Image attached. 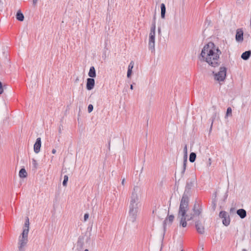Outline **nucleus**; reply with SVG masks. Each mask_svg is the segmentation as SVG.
Segmentation results:
<instances>
[{
    "label": "nucleus",
    "instance_id": "nucleus-36",
    "mask_svg": "<svg viewBox=\"0 0 251 251\" xmlns=\"http://www.w3.org/2000/svg\"><path fill=\"white\" fill-rule=\"evenodd\" d=\"M38 0H33V4L36 5L37 3Z\"/></svg>",
    "mask_w": 251,
    "mask_h": 251
},
{
    "label": "nucleus",
    "instance_id": "nucleus-24",
    "mask_svg": "<svg viewBox=\"0 0 251 251\" xmlns=\"http://www.w3.org/2000/svg\"><path fill=\"white\" fill-rule=\"evenodd\" d=\"M216 117H217V113H216V112H214L212 116L210 118V120H211V122H212L210 129L212 128L213 122L216 119Z\"/></svg>",
    "mask_w": 251,
    "mask_h": 251
},
{
    "label": "nucleus",
    "instance_id": "nucleus-45",
    "mask_svg": "<svg viewBox=\"0 0 251 251\" xmlns=\"http://www.w3.org/2000/svg\"><path fill=\"white\" fill-rule=\"evenodd\" d=\"M108 148H109V150H110V142H109Z\"/></svg>",
    "mask_w": 251,
    "mask_h": 251
},
{
    "label": "nucleus",
    "instance_id": "nucleus-5",
    "mask_svg": "<svg viewBox=\"0 0 251 251\" xmlns=\"http://www.w3.org/2000/svg\"><path fill=\"white\" fill-rule=\"evenodd\" d=\"M28 234L27 230H23L22 236L19 238L18 249L19 251H24V247L28 242Z\"/></svg>",
    "mask_w": 251,
    "mask_h": 251
},
{
    "label": "nucleus",
    "instance_id": "nucleus-13",
    "mask_svg": "<svg viewBox=\"0 0 251 251\" xmlns=\"http://www.w3.org/2000/svg\"><path fill=\"white\" fill-rule=\"evenodd\" d=\"M236 213L241 219L245 218L247 216L246 211L242 208L237 210Z\"/></svg>",
    "mask_w": 251,
    "mask_h": 251
},
{
    "label": "nucleus",
    "instance_id": "nucleus-31",
    "mask_svg": "<svg viewBox=\"0 0 251 251\" xmlns=\"http://www.w3.org/2000/svg\"><path fill=\"white\" fill-rule=\"evenodd\" d=\"M133 66H134V63L133 61H131L128 66V69H130V70H132L133 68Z\"/></svg>",
    "mask_w": 251,
    "mask_h": 251
},
{
    "label": "nucleus",
    "instance_id": "nucleus-43",
    "mask_svg": "<svg viewBox=\"0 0 251 251\" xmlns=\"http://www.w3.org/2000/svg\"><path fill=\"white\" fill-rule=\"evenodd\" d=\"M130 88L131 90H132V89H133V85H132V84H131V85H130Z\"/></svg>",
    "mask_w": 251,
    "mask_h": 251
},
{
    "label": "nucleus",
    "instance_id": "nucleus-14",
    "mask_svg": "<svg viewBox=\"0 0 251 251\" xmlns=\"http://www.w3.org/2000/svg\"><path fill=\"white\" fill-rule=\"evenodd\" d=\"M251 55V51L248 50L243 52L241 55V58L244 60H248Z\"/></svg>",
    "mask_w": 251,
    "mask_h": 251
},
{
    "label": "nucleus",
    "instance_id": "nucleus-2",
    "mask_svg": "<svg viewBox=\"0 0 251 251\" xmlns=\"http://www.w3.org/2000/svg\"><path fill=\"white\" fill-rule=\"evenodd\" d=\"M221 54V51L218 48H216L212 42H209L203 47L200 57L201 60L206 62L209 65L216 67L219 65Z\"/></svg>",
    "mask_w": 251,
    "mask_h": 251
},
{
    "label": "nucleus",
    "instance_id": "nucleus-16",
    "mask_svg": "<svg viewBox=\"0 0 251 251\" xmlns=\"http://www.w3.org/2000/svg\"><path fill=\"white\" fill-rule=\"evenodd\" d=\"M161 8V17L162 19H164L165 17L166 13V7L164 3H161L160 5Z\"/></svg>",
    "mask_w": 251,
    "mask_h": 251
},
{
    "label": "nucleus",
    "instance_id": "nucleus-1",
    "mask_svg": "<svg viewBox=\"0 0 251 251\" xmlns=\"http://www.w3.org/2000/svg\"><path fill=\"white\" fill-rule=\"evenodd\" d=\"M195 181L194 178L187 180L185 189L179 205L177 218L179 219L180 226L183 227L187 226V221L192 220L195 216H199L202 212L201 206L199 203L195 202L192 209L193 212L186 214V212L188 210L189 197L190 195V191L194 186Z\"/></svg>",
    "mask_w": 251,
    "mask_h": 251
},
{
    "label": "nucleus",
    "instance_id": "nucleus-11",
    "mask_svg": "<svg viewBox=\"0 0 251 251\" xmlns=\"http://www.w3.org/2000/svg\"><path fill=\"white\" fill-rule=\"evenodd\" d=\"M95 86V80L93 78H88L87 79L86 88L88 90L93 89Z\"/></svg>",
    "mask_w": 251,
    "mask_h": 251
},
{
    "label": "nucleus",
    "instance_id": "nucleus-37",
    "mask_svg": "<svg viewBox=\"0 0 251 251\" xmlns=\"http://www.w3.org/2000/svg\"><path fill=\"white\" fill-rule=\"evenodd\" d=\"M61 127H62V126H61V125L59 127V133H61Z\"/></svg>",
    "mask_w": 251,
    "mask_h": 251
},
{
    "label": "nucleus",
    "instance_id": "nucleus-32",
    "mask_svg": "<svg viewBox=\"0 0 251 251\" xmlns=\"http://www.w3.org/2000/svg\"><path fill=\"white\" fill-rule=\"evenodd\" d=\"M131 74H132V70H130V69H128L127 72V77L128 78H129L131 75Z\"/></svg>",
    "mask_w": 251,
    "mask_h": 251
},
{
    "label": "nucleus",
    "instance_id": "nucleus-18",
    "mask_svg": "<svg viewBox=\"0 0 251 251\" xmlns=\"http://www.w3.org/2000/svg\"><path fill=\"white\" fill-rule=\"evenodd\" d=\"M19 176L21 178H25L27 176V173L25 168H22L19 172Z\"/></svg>",
    "mask_w": 251,
    "mask_h": 251
},
{
    "label": "nucleus",
    "instance_id": "nucleus-48",
    "mask_svg": "<svg viewBox=\"0 0 251 251\" xmlns=\"http://www.w3.org/2000/svg\"><path fill=\"white\" fill-rule=\"evenodd\" d=\"M82 244H81L80 245V247L82 248Z\"/></svg>",
    "mask_w": 251,
    "mask_h": 251
},
{
    "label": "nucleus",
    "instance_id": "nucleus-22",
    "mask_svg": "<svg viewBox=\"0 0 251 251\" xmlns=\"http://www.w3.org/2000/svg\"><path fill=\"white\" fill-rule=\"evenodd\" d=\"M156 29V25H155V17L153 18V20L151 26V28L150 31L151 32H155Z\"/></svg>",
    "mask_w": 251,
    "mask_h": 251
},
{
    "label": "nucleus",
    "instance_id": "nucleus-38",
    "mask_svg": "<svg viewBox=\"0 0 251 251\" xmlns=\"http://www.w3.org/2000/svg\"><path fill=\"white\" fill-rule=\"evenodd\" d=\"M161 27H158V32L159 34H160L161 33Z\"/></svg>",
    "mask_w": 251,
    "mask_h": 251
},
{
    "label": "nucleus",
    "instance_id": "nucleus-28",
    "mask_svg": "<svg viewBox=\"0 0 251 251\" xmlns=\"http://www.w3.org/2000/svg\"><path fill=\"white\" fill-rule=\"evenodd\" d=\"M232 113V109L231 107H228L226 110V116H228L229 115H231Z\"/></svg>",
    "mask_w": 251,
    "mask_h": 251
},
{
    "label": "nucleus",
    "instance_id": "nucleus-29",
    "mask_svg": "<svg viewBox=\"0 0 251 251\" xmlns=\"http://www.w3.org/2000/svg\"><path fill=\"white\" fill-rule=\"evenodd\" d=\"M93 110V106L92 104H90L88 106V111L89 113H91Z\"/></svg>",
    "mask_w": 251,
    "mask_h": 251
},
{
    "label": "nucleus",
    "instance_id": "nucleus-25",
    "mask_svg": "<svg viewBox=\"0 0 251 251\" xmlns=\"http://www.w3.org/2000/svg\"><path fill=\"white\" fill-rule=\"evenodd\" d=\"M32 165L33 169L36 170L38 166V163H37L36 160L34 158L32 159Z\"/></svg>",
    "mask_w": 251,
    "mask_h": 251
},
{
    "label": "nucleus",
    "instance_id": "nucleus-27",
    "mask_svg": "<svg viewBox=\"0 0 251 251\" xmlns=\"http://www.w3.org/2000/svg\"><path fill=\"white\" fill-rule=\"evenodd\" d=\"M183 152H184V157L187 158V145H185L183 149Z\"/></svg>",
    "mask_w": 251,
    "mask_h": 251
},
{
    "label": "nucleus",
    "instance_id": "nucleus-19",
    "mask_svg": "<svg viewBox=\"0 0 251 251\" xmlns=\"http://www.w3.org/2000/svg\"><path fill=\"white\" fill-rule=\"evenodd\" d=\"M174 219V216L173 215H171L168 216L167 218L165 219V220L164 221V226L166 225L167 222L168 221L169 222L170 224H171L172 222L173 221Z\"/></svg>",
    "mask_w": 251,
    "mask_h": 251
},
{
    "label": "nucleus",
    "instance_id": "nucleus-40",
    "mask_svg": "<svg viewBox=\"0 0 251 251\" xmlns=\"http://www.w3.org/2000/svg\"><path fill=\"white\" fill-rule=\"evenodd\" d=\"M208 163H209V165H210L211 164V158H209Z\"/></svg>",
    "mask_w": 251,
    "mask_h": 251
},
{
    "label": "nucleus",
    "instance_id": "nucleus-21",
    "mask_svg": "<svg viewBox=\"0 0 251 251\" xmlns=\"http://www.w3.org/2000/svg\"><path fill=\"white\" fill-rule=\"evenodd\" d=\"M196 158V154L195 152H191L189 156V161L193 163L194 162Z\"/></svg>",
    "mask_w": 251,
    "mask_h": 251
},
{
    "label": "nucleus",
    "instance_id": "nucleus-20",
    "mask_svg": "<svg viewBox=\"0 0 251 251\" xmlns=\"http://www.w3.org/2000/svg\"><path fill=\"white\" fill-rule=\"evenodd\" d=\"M29 219L28 217L26 218L23 230H27V232H29Z\"/></svg>",
    "mask_w": 251,
    "mask_h": 251
},
{
    "label": "nucleus",
    "instance_id": "nucleus-42",
    "mask_svg": "<svg viewBox=\"0 0 251 251\" xmlns=\"http://www.w3.org/2000/svg\"><path fill=\"white\" fill-rule=\"evenodd\" d=\"M227 196H228V195H227V191L226 192V193L225 199H226Z\"/></svg>",
    "mask_w": 251,
    "mask_h": 251
},
{
    "label": "nucleus",
    "instance_id": "nucleus-12",
    "mask_svg": "<svg viewBox=\"0 0 251 251\" xmlns=\"http://www.w3.org/2000/svg\"><path fill=\"white\" fill-rule=\"evenodd\" d=\"M236 40L237 42H242L243 40V32L241 29H238L236 33Z\"/></svg>",
    "mask_w": 251,
    "mask_h": 251
},
{
    "label": "nucleus",
    "instance_id": "nucleus-4",
    "mask_svg": "<svg viewBox=\"0 0 251 251\" xmlns=\"http://www.w3.org/2000/svg\"><path fill=\"white\" fill-rule=\"evenodd\" d=\"M141 195V189L137 186H134L129 197V202L141 204L140 200Z\"/></svg>",
    "mask_w": 251,
    "mask_h": 251
},
{
    "label": "nucleus",
    "instance_id": "nucleus-44",
    "mask_svg": "<svg viewBox=\"0 0 251 251\" xmlns=\"http://www.w3.org/2000/svg\"><path fill=\"white\" fill-rule=\"evenodd\" d=\"M234 210V208H232L230 209V211H233Z\"/></svg>",
    "mask_w": 251,
    "mask_h": 251
},
{
    "label": "nucleus",
    "instance_id": "nucleus-41",
    "mask_svg": "<svg viewBox=\"0 0 251 251\" xmlns=\"http://www.w3.org/2000/svg\"><path fill=\"white\" fill-rule=\"evenodd\" d=\"M125 181V178L123 179L122 181V184L123 185H124Z\"/></svg>",
    "mask_w": 251,
    "mask_h": 251
},
{
    "label": "nucleus",
    "instance_id": "nucleus-23",
    "mask_svg": "<svg viewBox=\"0 0 251 251\" xmlns=\"http://www.w3.org/2000/svg\"><path fill=\"white\" fill-rule=\"evenodd\" d=\"M213 197H214L213 198L212 200V204L213 205L214 209H215L216 206V197H217V193L215 192V193L213 194Z\"/></svg>",
    "mask_w": 251,
    "mask_h": 251
},
{
    "label": "nucleus",
    "instance_id": "nucleus-34",
    "mask_svg": "<svg viewBox=\"0 0 251 251\" xmlns=\"http://www.w3.org/2000/svg\"><path fill=\"white\" fill-rule=\"evenodd\" d=\"M89 217V214L85 213L84 216V221H86Z\"/></svg>",
    "mask_w": 251,
    "mask_h": 251
},
{
    "label": "nucleus",
    "instance_id": "nucleus-30",
    "mask_svg": "<svg viewBox=\"0 0 251 251\" xmlns=\"http://www.w3.org/2000/svg\"><path fill=\"white\" fill-rule=\"evenodd\" d=\"M186 168V164H183V168H182V170L181 172L182 176H183L184 175V174L185 172Z\"/></svg>",
    "mask_w": 251,
    "mask_h": 251
},
{
    "label": "nucleus",
    "instance_id": "nucleus-6",
    "mask_svg": "<svg viewBox=\"0 0 251 251\" xmlns=\"http://www.w3.org/2000/svg\"><path fill=\"white\" fill-rule=\"evenodd\" d=\"M226 67H220V71L215 74V79L219 81H224L226 76Z\"/></svg>",
    "mask_w": 251,
    "mask_h": 251
},
{
    "label": "nucleus",
    "instance_id": "nucleus-10",
    "mask_svg": "<svg viewBox=\"0 0 251 251\" xmlns=\"http://www.w3.org/2000/svg\"><path fill=\"white\" fill-rule=\"evenodd\" d=\"M41 147V139L39 137L37 138L36 142L34 145V151L36 153L40 152V148Z\"/></svg>",
    "mask_w": 251,
    "mask_h": 251
},
{
    "label": "nucleus",
    "instance_id": "nucleus-17",
    "mask_svg": "<svg viewBox=\"0 0 251 251\" xmlns=\"http://www.w3.org/2000/svg\"><path fill=\"white\" fill-rule=\"evenodd\" d=\"M16 19L19 21H23L24 20V16L20 10H19L16 14Z\"/></svg>",
    "mask_w": 251,
    "mask_h": 251
},
{
    "label": "nucleus",
    "instance_id": "nucleus-35",
    "mask_svg": "<svg viewBox=\"0 0 251 251\" xmlns=\"http://www.w3.org/2000/svg\"><path fill=\"white\" fill-rule=\"evenodd\" d=\"M187 158L183 157V164H187Z\"/></svg>",
    "mask_w": 251,
    "mask_h": 251
},
{
    "label": "nucleus",
    "instance_id": "nucleus-9",
    "mask_svg": "<svg viewBox=\"0 0 251 251\" xmlns=\"http://www.w3.org/2000/svg\"><path fill=\"white\" fill-rule=\"evenodd\" d=\"M200 215L199 216H197V217H199V220L196 221L195 222V227L198 232L200 234H202L204 233V226L201 224L199 219ZM196 217H197L196 216H195L193 220L195 219Z\"/></svg>",
    "mask_w": 251,
    "mask_h": 251
},
{
    "label": "nucleus",
    "instance_id": "nucleus-49",
    "mask_svg": "<svg viewBox=\"0 0 251 251\" xmlns=\"http://www.w3.org/2000/svg\"><path fill=\"white\" fill-rule=\"evenodd\" d=\"M181 251H183L182 250H181Z\"/></svg>",
    "mask_w": 251,
    "mask_h": 251
},
{
    "label": "nucleus",
    "instance_id": "nucleus-8",
    "mask_svg": "<svg viewBox=\"0 0 251 251\" xmlns=\"http://www.w3.org/2000/svg\"><path fill=\"white\" fill-rule=\"evenodd\" d=\"M219 217L222 219V223L225 226H227L230 224L229 215L227 212L225 211H221L219 213Z\"/></svg>",
    "mask_w": 251,
    "mask_h": 251
},
{
    "label": "nucleus",
    "instance_id": "nucleus-47",
    "mask_svg": "<svg viewBox=\"0 0 251 251\" xmlns=\"http://www.w3.org/2000/svg\"><path fill=\"white\" fill-rule=\"evenodd\" d=\"M84 251H89V250L88 249H85Z\"/></svg>",
    "mask_w": 251,
    "mask_h": 251
},
{
    "label": "nucleus",
    "instance_id": "nucleus-3",
    "mask_svg": "<svg viewBox=\"0 0 251 251\" xmlns=\"http://www.w3.org/2000/svg\"><path fill=\"white\" fill-rule=\"evenodd\" d=\"M141 204L129 202V211H128V219L129 221L133 223L136 221L137 215L139 211Z\"/></svg>",
    "mask_w": 251,
    "mask_h": 251
},
{
    "label": "nucleus",
    "instance_id": "nucleus-7",
    "mask_svg": "<svg viewBox=\"0 0 251 251\" xmlns=\"http://www.w3.org/2000/svg\"><path fill=\"white\" fill-rule=\"evenodd\" d=\"M155 32L150 31L149 39V49L151 52L155 51Z\"/></svg>",
    "mask_w": 251,
    "mask_h": 251
},
{
    "label": "nucleus",
    "instance_id": "nucleus-46",
    "mask_svg": "<svg viewBox=\"0 0 251 251\" xmlns=\"http://www.w3.org/2000/svg\"><path fill=\"white\" fill-rule=\"evenodd\" d=\"M242 251H247L246 249H244L242 250Z\"/></svg>",
    "mask_w": 251,
    "mask_h": 251
},
{
    "label": "nucleus",
    "instance_id": "nucleus-26",
    "mask_svg": "<svg viewBox=\"0 0 251 251\" xmlns=\"http://www.w3.org/2000/svg\"><path fill=\"white\" fill-rule=\"evenodd\" d=\"M68 181V176L67 175H65L64 176V180L62 182V184L64 186H66L67 185Z\"/></svg>",
    "mask_w": 251,
    "mask_h": 251
},
{
    "label": "nucleus",
    "instance_id": "nucleus-33",
    "mask_svg": "<svg viewBox=\"0 0 251 251\" xmlns=\"http://www.w3.org/2000/svg\"><path fill=\"white\" fill-rule=\"evenodd\" d=\"M3 92V89L2 87V83L0 81V94H2Z\"/></svg>",
    "mask_w": 251,
    "mask_h": 251
},
{
    "label": "nucleus",
    "instance_id": "nucleus-15",
    "mask_svg": "<svg viewBox=\"0 0 251 251\" xmlns=\"http://www.w3.org/2000/svg\"><path fill=\"white\" fill-rule=\"evenodd\" d=\"M88 75L91 78H94L96 77V73L95 69L94 66H92L90 67L88 73Z\"/></svg>",
    "mask_w": 251,
    "mask_h": 251
},
{
    "label": "nucleus",
    "instance_id": "nucleus-39",
    "mask_svg": "<svg viewBox=\"0 0 251 251\" xmlns=\"http://www.w3.org/2000/svg\"><path fill=\"white\" fill-rule=\"evenodd\" d=\"M51 152L53 154H55L56 153V150L55 149H53Z\"/></svg>",
    "mask_w": 251,
    "mask_h": 251
}]
</instances>
